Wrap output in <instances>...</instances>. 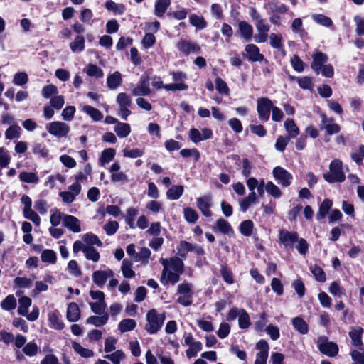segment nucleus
I'll return each mask as SVG.
<instances>
[{"instance_id": "obj_1", "label": "nucleus", "mask_w": 364, "mask_h": 364, "mask_svg": "<svg viewBox=\"0 0 364 364\" xmlns=\"http://www.w3.org/2000/svg\"><path fill=\"white\" fill-rule=\"evenodd\" d=\"M163 270L160 282L163 285H173L180 280V276L183 272V262L178 257L160 259Z\"/></svg>"}, {"instance_id": "obj_2", "label": "nucleus", "mask_w": 364, "mask_h": 364, "mask_svg": "<svg viewBox=\"0 0 364 364\" xmlns=\"http://www.w3.org/2000/svg\"><path fill=\"white\" fill-rule=\"evenodd\" d=\"M146 319L145 329L150 334H154L157 333L162 327L165 320V315L164 314H158L156 309H151L146 314Z\"/></svg>"}, {"instance_id": "obj_3", "label": "nucleus", "mask_w": 364, "mask_h": 364, "mask_svg": "<svg viewBox=\"0 0 364 364\" xmlns=\"http://www.w3.org/2000/svg\"><path fill=\"white\" fill-rule=\"evenodd\" d=\"M324 179L328 183L343 182L346 176L343 171V163L339 159L333 160L329 165V172L323 174Z\"/></svg>"}, {"instance_id": "obj_4", "label": "nucleus", "mask_w": 364, "mask_h": 364, "mask_svg": "<svg viewBox=\"0 0 364 364\" xmlns=\"http://www.w3.org/2000/svg\"><path fill=\"white\" fill-rule=\"evenodd\" d=\"M177 293L180 294L177 301L184 306H188L192 304L193 295V285L191 283L184 282L177 287Z\"/></svg>"}, {"instance_id": "obj_5", "label": "nucleus", "mask_w": 364, "mask_h": 364, "mask_svg": "<svg viewBox=\"0 0 364 364\" xmlns=\"http://www.w3.org/2000/svg\"><path fill=\"white\" fill-rule=\"evenodd\" d=\"M274 107L272 100L267 97H259L257 100V112L261 120L268 121L270 111Z\"/></svg>"}, {"instance_id": "obj_6", "label": "nucleus", "mask_w": 364, "mask_h": 364, "mask_svg": "<svg viewBox=\"0 0 364 364\" xmlns=\"http://www.w3.org/2000/svg\"><path fill=\"white\" fill-rule=\"evenodd\" d=\"M317 346L322 353L329 357H334L338 353V345L334 342L328 341L325 336H321L318 338Z\"/></svg>"}, {"instance_id": "obj_7", "label": "nucleus", "mask_w": 364, "mask_h": 364, "mask_svg": "<svg viewBox=\"0 0 364 364\" xmlns=\"http://www.w3.org/2000/svg\"><path fill=\"white\" fill-rule=\"evenodd\" d=\"M48 133L58 138L65 137L70 132V126L63 122L55 121L46 125Z\"/></svg>"}, {"instance_id": "obj_8", "label": "nucleus", "mask_w": 364, "mask_h": 364, "mask_svg": "<svg viewBox=\"0 0 364 364\" xmlns=\"http://www.w3.org/2000/svg\"><path fill=\"white\" fill-rule=\"evenodd\" d=\"M117 102L119 105V109L118 115L122 119L126 120L128 116L131 114V111L129 107L132 105V100L126 93L121 92L117 97Z\"/></svg>"}, {"instance_id": "obj_9", "label": "nucleus", "mask_w": 364, "mask_h": 364, "mask_svg": "<svg viewBox=\"0 0 364 364\" xmlns=\"http://www.w3.org/2000/svg\"><path fill=\"white\" fill-rule=\"evenodd\" d=\"M320 129L326 131V135L336 134L341 131V127L335 123L333 118L327 117L324 114H321Z\"/></svg>"}, {"instance_id": "obj_10", "label": "nucleus", "mask_w": 364, "mask_h": 364, "mask_svg": "<svg viewBox=\"0 0 364 364\" xmlns=\"http://www.w3.org/2000/svg\"><path fill=\"white\" fill-rule=\"evenodd\" d=\"M134 96H146L151 93L150 82L147 76H142L137 85L132 90Z\"/></svg>"}, {"instance_id": "obj_11", "label": "nucleus", "mask_w": 364, "mask_h": 364, "mask_svg": "<svg viewBox=\"0 0 364 364\" xmlns=\"http://www.w3.org/2000/svg\"><path fill=\"white\" fill-rule=\"evenodd\" d=\"M151 85L154 88L157 90L164 88L166 90L176 91L186 90L188 89V85L185 83H171L164 85L163 81H161L160 78L156 77L152 79Z\"/></svg>"}, {"instance_id": "obj_12", "label": "nucleus", "mask_w": 364, "mask_h": 364, "mask_svg": "<svg viewBox=\"0 0 364 364\" xmlns=\"http://www.w3.org/2000/svg\"><path fill=\"white\" fill-rule=\"evenodd\" d=\"M114 276V272L107 269L106 270H97L93 272L92 278L93 282L100 288H102L106 283L108 278Z\"/></svg>"}, {"instance_id": "obj_13", "label": "nucleus", "mask_w": 364, "mask_h": 364, "mask_svg": "<svg viewBox=\"0 0 364 364\" xmlns=\"http://www.w3.org/2000/svg\"><path fill=\"white\" fill-rule=\"evenodd\" d=\"M196 206L205 217H210L212 212V197L210 195H205L196 198Z\"/></svg>"}, {"instance_id": "obj_14", "label": "nucleus", "mask_w": 364, "mask_h": 364, "mask_svg": "<svg viewBox=\"0 0 364 364\" xmlns=\"http://www.w3.org/2000/svg\"><path fill=\"white\" fill-rule=\"evenodd\" d=\"M213 132L211 129L208 128H204L200 131L196 128H192L189 132V137L193 143H198L201 141L210 139L212 137Z\"/></svg>"}, {"instance_id": "obj_15", "label": "nucleus", "mask_w": 364, "mask_h": 364, "mask_svg": "<svg viewBox=\"0 0 364 364\" xmlns=\"http://www.w3.org/2000/svg\"><path fill=\"white\" fill-rule=\"evenodd\" d=\"M272 173L276 180H277L283 186H289L292 179V175L284 168L277 166L273 171Z\"/></svg>"}, {"instance_id": "obj_16", "label": "nucleus", "mask_w": 364, "mask_h": 364, "mask_svg": "<svg viewBox=\"0 0 364 364\" xmlns=\"http://www.w3.org/2000/svg\"><path fill=\"white\" fill-rule=\"evenodd\" d=\"M63 225L73 232L78 233L81 232L80 221L75 216L64 215Z\"/></svg>"}, {"instance_id": "obj_17", "label": "nucleus", "mask_w": 364, "mask_h": 364, "mask_svg": "<svg viewBox=\"0 0 364 364\" xmlns=\"http://www.w3.org/2000/svg\"><path fill=\"white\" fill-rule=\"evenodd\" d=\"M245 57L252 62H260L264 60V55L260 53L259 48L255 44H247L245 47Z\"/></svg>"}, {"instance_id": "obj_18", "label": "nucleus", "mask_w": 364, "mask_h": 364, "mask_svg": "<svg viewBox=\"0 0 364 364\" xmlns=\"http://www.w3.org/2000/svg\"><path fill=\"white\" fill-rule=\"evenodd\" d=\"M48 320L50 328L56 330H62L65 325L61 319V316L58 310H53L48 314Z\"/></svg>"}, {"instance_id": "obj_19", "label": "nucleus", "mask_w": 364, "mask_h": 364, "mask_svg": "<svg viewBox=\"0 0 364 364\" xmlns=\"http://www.w3.org/2000/svg\"><path fill=\"white\" fill-rule=\"evenodd\" d=\"M176 47L184 55H189L191 53H198L200 50L197 44L186 40L179 41Z\"/></svg>"}, {"instance_id": "obj_20", "label": "nucleus", "mask_w": 364, "mask_h": 364, "mask_svg": "<svg viewBox=\"0 0 364 364\" xmlns=\"http://www.w3.org/2000/svg\"><path fill=\"white\" fill-rule=\"evenodd\" d=\"M238 32L240 37L245 41H250L253 36V27L245 21H241L238 23Z\"/></svg>"}, {"instance_id": "obj_21", "label": "nucleus", "mask_w": 364, "mask_h": 364, "mask_svg": "<svg viewBox=\"0 0 364 364\" xmlns=\"http://www.w3.org/2000/svg\"><path fill=\"white\" fill-rule=\"evenodd\" d=\"M312 58L313 61L311 67L316 74H319L323 63L327 62L328 57L324 53L317 51L313 54Z\"/></svg>"}, {"instance_id": "obj_22", "label": "nucleus", "mask_w": 364, "mask_h": 364, "mask_svg": "<svg viewBox=\"0 0 364 364\" xmlns=\"http://www.w3.org/2000/svg\"><path fill=\"white\" fill-rule=\"evenodd\" d=\"M299 235L295 232L281 231L279 240L285 247H293L294 244L298 240Z\"/></svg>"}, {"instance_id": "obj_23", "label": "nucleus", "mask_w": 364, "mask_h": 364, "mask_svg": "<svg viewBox=\"0 0 364 364\" xmlns=\"http://www.w3.org/2000/svg\"><path fill=\"white\" fill-rule=\"evenodd\" d=\"M363 332L364 330L360 326H353L350 328L348 335L351 338L352 344L354 346H360L363 345L362 335Z\"/></svg>"}, {"instance_id": "obj_24", "label": "nucleus", "mask_w": 364, "mask_h": 364, "mask_svg": "<svg viewBox=\"0 0 364 364\" xmlns=\"http://www.w3.org/2000/svg\"><path fill=\"white\" fill-rule=\"evenodd\" d=\"M213 230H218L229 236L232 235L234 233V230L230 223L223 218H220L216 220L215 226L213 228Z\"/></svg>"}, {"instance_id": "obj_25", "label": "nucleus", "mask_w": 364, "mask_h": 364, "mask_svg": "<svg viewBox=\"0 0 364 364\" xmlns=\"http://www.w3.org/2000/svg\"><path fill=\"white\" fill-rule=\"evenodd\" d=\"M66 316L70 322H75L80 319V311L76 303L71 302L68 305Z\"/></svg>"}, {"instance_id": "obj_26", "label": "nucleus", "mask_w": 364, "mask_h": 364, "mask_svg": "<svg viewBox=\"0 0 364 364\" xmlns=\"http://www.w3.org/2000/svg\"><path fill=\"white\" fill-rule=\"evenodd\" d=\"M270 46L278 51L284 52L282 34L272 33L269 36Z\"/></svg>"}, {"instance_id": "obj_27", "label": "nucleus", "mask_w": 364, "mask_h": 364, "mask_svg": "<svg viewBox=\"0 0 364 364\" xmlns=\"http://www.w3.org/2000/svg\"><path fill=\"white\" fill-rule=\"evenodd\" d=\"M257 202V196L255 191L250 192L247 196L243 198L240 201V208L242 212H245L250 205Z\"/></svg>"}, {"instance_id": "obj_28", "label": "nucleus", "mask_w": 364, "mask_h": 364, "mask_svg": "<svg viewBox=\"0 0 364 364\" xmlns=\"http://www.w3.org/2000/svg\"><path fill=\"white\" fill-rule=\"evenodd\" d=\"M284 126L288 134L287 137L294 138L299 134V129L292 119H287L284 122Z\"/></svg>"}, {"instance_id": "obj_29", "label": "nucleus", "mask_w": 364, "mask_h": 364, "mask_svg": "<svg viewBox=\"0 0 364 364\" xmlns=\"http://www.w3.org/2000/svg\"><path fill=\"white\" fill-rule=\"evenodd\" d=\"M291 323L295 330L301 334H306L309 331V326L306 322L300 316H296L291 320Z\"/></svg>"}, {"instance_id": "obj_30", "label": "nucleus", "mask_w": 364, "mask_h": 364, "mask_svg": "<svg viewBox=\"0 0 364 364\" xmlns=\"http://www.w3.org/2000/svg\"><path fill=\"white\" fill-rule=\"evenodd\" d=\"M114 131L119 138H124L130 134L131 127L127 123L118 122L114 127Z\"/></svg>"}, {"instance_id": "obj_31", "label": "nucleus", "mask_w": 364, "mask_h": 364, "mask_svg": "<svg viewBox=\"0 0 364 364\" xmlns=\"http://www.w3.org/2000/svg\"><path fill=\"white\" fill-rule=\"evenodd\" d=\"M108 318V314H104L101 316H91L87 318L86 323L87 324H92L96 327H100L107 323Z\"/></svg>"}, {"instance_id": "obj_32", "label": "nucleus", "mask_w": 364, "mask_h": 364, "mask_svg": "<svg viewBox=\"0 0 364 364\" xmlns=\"http://www.w3.org/2000/svg\"><path fill=\"white\" fill-rule=\"evenodd\" d=\"M184 191L181 185L172 186L166 192V196L169 200H178Z\"/></svg>"}, {"instance_id": "obj_33", "label": "nucleus", "mask_w": 364, "mask_h": 364, "mask_svg": "<svg viewBox=\"0 0 364 364\" xmlns=\"http://www.w3.org/2000/svg\"><path fill=\"white\" fill-rule=\"evenodd\" d=\"M82 111L88 114L94 121H100L103 118L102 113L92 106L83 105L82 107Z\"/></svg>"}, {"instance_id": "obj_34", "label": "nucleus", "mask_w": 364, "mask_h": 364, "mask_svg": "<svg viewBox=\"0 0 364 364\" xmlns=\"http://www.w3.org/2000/svg\"><path fill=\"white\" fill-rule=\"evenodd\" d=\"M32 301L31 298L23 296L18 299L19 306L18 309V314L21 316L27 315L28 312V308L31 306Z\"/></svg>"}, {"instance_id": "obj_35", "label": "nucleus", "mask_w": 364, "mask_h": 364, "mask_svg": "<svg viewBox=\"0 0 364 364\" xmlns=\"http://www.w3.org/2000/svg\"><path fill=\"white\" fill-rule=\"evenodd\" d=\"M332 201L330 199H325L320 205L319 210L316 214V219L320 220L324 218L332 206Z\"/></svg>"}, {"instance_id": "obj_36", "label": "nucleus", "mask_w": 364, "mask_h": 364, "mask_svg": "<svg viewBox=\"0 0 364 364\" xmlns=\"http://www.w3.org/2000/svg\"><path fill=\"white\" fill-rule=\"evenodd\" d=\"M85 38L82 36H77L75 40L70 43V48L73 53L81 52L85 48Z\"/></svg>"}, {"instance_id": "obj_37", "label": "nucleus", "mask_w": 364, "mask_h": 364, "mask_svg": "<svg viewBox=\"0 0 364 364\" xmlns=\"http://www.w3.org/2000/svg\"><path fill=\"white\" fill-rule=\"evenodd\" d=\"M136 326V323L134 319L124 318L119 322L118 328L122 333H125L133 330Z\"/></svg>"}, {"instance_id": "obj_38", "label": "nucleus", "mask_w": 364, "mask_h": 364, "mask_svg": "<svg viewBox=\"0 0 364 364\" xmlns=\"http://www.w3.org/2000/svg\"><path fill=\"white\" fill-rule=\"evenodd\" d=\"M190 23L197 29L202 30L207 26V23L203 16L196 14H191L189 16Z\"/></svg>"}, {"instance_id": "obj_39", "label": "nucleus", "mask_w": 364, "mask_h": 364, "mask_svg": "<svg viewBox=\"0 0 364 364\" xmlns=\"http://www.w3.org/2000/svg\"><path fill=\"white\" fill-rule=\"evenodd\" d=\"M132 266L133 264L132 262L127 259L123 260L121 267V271L125 278L130 279L134 277L135 272L132 270Z\"/></svg>"}, {"instance_id": "obj_40", "label": "nucleus", "mask_w": 364, "mask_h": 364, "mask_svg": "<svg viewBox=\"0 0 364 364\" xmlns=\"http://www.w3.org/2000/svg\"><path fill=\"white\" fill-rule=\"evenodd\" d=\"M105 8L112 11L114 14H123L125 11V6L122 4H117L112 1H109L105 3Z\"/></svg>"}, {"instance_id": "obj_41", "label": "nucleus", "mask_w": 364, "mask_h": 364, "mask_svg": "<svg viewBox=\"0 0 364 364\" xmlns=\"http://www.w3.org/2000/svg\"><path fill=\"white\" fill-rule=\"evenodd\" d=\"M82 239L83 242H85V243L89 245L88 246H92L93 245H95L97 247L102 246V242L99 239V237L96 235H95L92 232H88V233L82 235Z\"/></svg>"}, {"instance_id": "obj_42", "label": "nucleus", "mask_w": 364, "mask_h": 364, "mask_svg": "<svg viewBox=\"0 0 364 364\" xmlns=\"http://www.w3.org/2000/svg\"><path fill=\"white\" fill-rule=\"evenodd\" d=\"M170 4V0H157L155 4V14L159 17L162 16Z\"/></svg>"}, {"instance_id": "obj_43", "label": "nucleus", "mask_w": 364, "mask_h": 364, "mask_svg": "<svg viewBox=\"0 0 364 364\" xmlns=\"http://www.w3.org/2000/svg\"><path fill=\"white\" fill-rule=\"evenodd\" d=\"M1 307L6 311H11L16 307V299L14 295H8L1 302Z\"/></svg>"}, {"instance_id": "obj_44", "label": "nucleus", "mask_w": 364, "mask_h": 364, "mask_svg": "<svg viewBox=\"0 0 364 364\" xmlns=\"http://www.w3.org/2000/svg\"><path fill=\"white\" fill-rule=\"evenodd\" d=\"M84 255L87 259L95 262H98L100 258L99 252L92 246H87L85 248Z\"/></svg>"}, {"instance_id": "obj_45", "label": "nucleus", "mask_w": 364, "mask_h": 364, "mask_svg": "<svg viewBox=\"0 0 364 364\" xmlns=\"http://www.w3.org/2000/svg\"><path fill=\"white\" fill-rule=\"evenodd\" d=\"M105 358L110 360L113 364H121V361L125 358V354L122 350H117L105 355Z\"/></svg>"}, {"instance_id": "obj_46", "label": "nucleus", "mask_w": 364, "mask_h": 364, "mask_svg": "<svg viewBox=\"0 0 364 364\" xmlns=\"http://www.w3.org/2000/svg\"><path fill=\"white\" fill-rule=\"evenodd\" d=\"M254 223L250 220H246L240 225V231L242 235L249 237L252 234Z\"/></svg>"}, {"instance_id": "obj_47", "label": "nucleus", "mask_w": 364, "mask_h": 364, "mask_svg": "<svg viewBox=\"0 0 364 364\" xmlns=\"http://www.w3.org/2000/svg\"><path fill=\"white\" fill-rule=\"evenodd\" d=\"M115 150L112 148L105 149L100 156V163L102 166L110 162L115 156Z\"/></svg>"}, {"instance_id": "obj_48", "label": "nucleus", "mask_w": 364, "mask_h": 364, "mask_svg": "<svg viewBox=\"0 0 364 364\" xmlns=\"http://www.w3.org/2000/svg\"><path fill=\"white\" fill-rule=\"evenodd\" d=\"M122 82L121 74L118 71L114 72L107 77V85L110 89H116Z\"/></svg>"}, {"instance_id": "obj_49", "label": "nucleus", "mask_w": 364, "mask_h": 364, "mask_svg": "<svg viewBox=\"0 0 364 364\" xmlns=\"http://www.w3.org/2000/svg\"><path fill=\"white\" fill-rule=\"evenodd\" d=\"M72 346L75 351L83 358H91L94 355L92 350L82 347L77 342H73Z\"/></svg>"}, {"instance_id": "obj_50", "label": "nucleus", "mask_w": 364, "mask_h": 364, "mask_svg": "<svg viewBox=\"0 0 364 364\" xmlns=\"http://www.w3.org/2000/svg\"><path fill=\"white\" fill-rule=\"evenodd\" d=\"M310 271L318 282H324L326 280L324 271L317 264L311 265Z\"/></svg>"}, {"instance_id": "obj_51", "label": "nucleus", "mask_w": 364, "mask_h": 364, "mask_svg": "<svg viewBox=\"0 0 364 364\" xmlns=\"http://www.w3.org/2000/svg\"><path fill=\"white\" fill-rule=\"evenodd\" d=\"M21 181L28 183H37L38 182V176L33 172L23 171L19 175Z\"/></svg>"}, {"instance_id": "obj_52", "label": "nucleus", "mask_w": 364, "mask_h": 364, "mask_svg": "<svg viewBox=\"0 0 364 364\" xmlns=\"http://www.w3.org/2000/svg\"><path fill=\"white\" fill-rule=\"evenodd\" d=\"M238 323L240 328L243 329L247 328L250 326V316L244 309L240 311Z\"/></svg>"}, {"instance_id": "obj_53", "label": "nucleus", "mask_w": 364, "mask_h": 364, "mask_svg": "<svg viewBox=\"0 0 364 364\" xmlns=\"http://www.w3.org/2000/svg\"><path fill=\"white\" fill-rule=\"evenodd\" d=\"M202 350V343L200 341H196L193 345L188 347L186 351V355L188 358H192L196 357L200 350Z\"/></svg>"}, {"instance_id": "obj_54", "label": "nucleus", "mask_w": 364, "mask_h": 364, "mask_svg": "<svg viewBox=\"0 0 364 364\" xmlns=\"http://www.w3.org/2000/svg\"><path fill=\"white\" fill-rule=\"evenodd\" d=\"M193 244L186 241H181L178 247V253L180 257H186L189 252L193 250Z\"/></svg>"}, {"instance_id": "obj_55", "label": "nucleus", "mask_w": 364, "mask_h": 364, "mask_svg": "<svg viewBox=\"0 0 364 364\" xmlns=\"http://www.w3.org/2000/svg\"><path fill=\"white\" fill-rule=\"evenodd\" d=\"M38 349L37 344L34 341H31L25 345L23 352L27 356L33 357L37 355Z\"/></svg>"}, {"instance_id": "obj_56", "label": "nucleus", "mask_w": 364, "mask_h": 364, "mask_svg": "<svg viewBox=\"0 0 364 364\" xmlns=\"http://www.w3.org/2000/svg\"><path fill=\"white\" fill-rule=\"evenodd\" d=\"M90 306L93 313L98 315H103L107 307L105 301L90 302Z\"/></svg>"}, {"instance_id": "obj_57", "label": "nucleus", "mask_w": 364, "mask_h": 364, "mask_svg": "<svg viewBox=\"0 0 364 364\" xmlns=\"http://www.w3.org/2000/svg\"><path fill=\"white\" fill-rule=\"evenodd\" d=\"M183 215L186 220L188 223H195L198 219L197 212L191 208H185Z\"/></svg>"}, {"instance_id": "obj_58", "label": "nucleus", "mask_w": 364, "mask_h": 364, "mask_svg": "<svg viewBox=\"0 0 364 364\" xmlns=\"http://www.w3.org/2000/svg\"><path fill=\"white\" fill-rule=\"evenodd\" d=\"M311 17L315 22L321 26L329 27L333 24L332 20L323 14H313Z\"/></svg>"}, {"instance_id": "obj_59", "label": "nucleus", "mask_w": 364, "mask_h": 364, "mask_svg": "<svg viewBox=\"0 0 364 364\" xmlns=\"http://www.w3.org/2000/svg\"><path fill=\"white\" fill-rule=\"evenodd\" d=\"M34 278V277L33 279L18 277L14 279V283L16 287L20 288H30L32 285Z\"/></svg>"}, {"instance_id": "obj_60", "label": "nucleus", "mask_w": 364, "mask_h": 364, "mask_svg": "<svg viewBox=\"0 0 364 364\" xmlns=\"http://www.w3.org/2000/svg\"><path fill=\"white\" fill-rule=\"evenodd\" d=\"M21 127L18 125H13L9 127L5 132V136L7 139L18 138L21 135Z\"/></svg>"}, {"instance_id": "obj_61", "label": "nucleus", "mask_w": 364, "mask_h": 364, "mask_svg": "<svg viewBox=\"0 0 364 364\" xmlns=\"http://www.w3.org/2000/svg\"><path fill=\"white\" fill-rule=\"evenodd\" d=\"M11 161L9 152L4 147H0V168H6Z\"/></svg>"}, {"instance_id": "obj_62", "label": "nucleus", "mask_w": 364, "mask_h": 364, "mask_svg": "<svg viewBox=\"0 0 364 364\" xmlns=\"http://www.w3.org/2000/svg\"><path fill=\"white\" fill-rule=\"evenodd\" d=\"M23 214L26 219L31 220L36 225L38 226L40 225L41 218L36 212L33 210L32 208L27 210H23Z\"/></svg>"}, {"instance_id": "obj_63", "label": "nucleus", "mask_w": 364, "mask_h": 364, "mask_svg": "<svg viewBox=\"0 0 364 364\" xmlns=\"http://www.w3.org/2000/svg\"><path fill=\"white\" fill-rule=\"evenodd\" d=\"M267 192L275 198H279L282 196L280 189L272 181H269L265 185Z\"/></svg>"}, {"instance_id": "obj_64", "label": "nucleus", "mask_w": 364, "mask_h": 364, "mask_svg": "<svg viewBox=\"0 0 364 364\" xmlns=\"http://www.w3.org/2000/svg\"><path fill=\"white\" fill-rule=\"evenodd\" d=\"M41 260L43 262L54 264L56 262V253L53 250H46L41 254Z\"/></svg>"}]
</instances>
